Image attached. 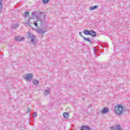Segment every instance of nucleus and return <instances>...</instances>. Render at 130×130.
I'll return each instance as SVG.
<instances>
[{
    "label": "nucleus",
    "mask_w": 130,
    "mask_h": 130,
    "mask_svg": "<svg viewBox=\"0 0 130 130\" xmlns=\"http://www.w3.org/2000/svg\"><path fill=\"white\" fill-rule=\"evenodd\" d=\"M34 25L36 27H38V24L37 23V21L34 22Z\"/></svg>",
    "instance_id": "obj_22"
},
{
    "label": "nucleus",
    "mask_w": 130,
    "mask_h": 130,
    "mask_svg": "<svg viewBox=\"0 0 130 130\" xmlns=\"http://www.w3.org/2000/svg\"><path fill=\"white\" fill-rule=\"evenodd\" d=\"M89 35H90V36H92V37H95V36H96V32L92 30H90Z\"/></svg>",
    "instance_id": "obj_9"
},
{
    "label": "nucleus",
    "mask_w": 130,
    "mask_h": 130,
    "mask_svg": "<svg viewBox=\"0 0 130 130\" xmlns=\"http://www.w3.org/2000/svg\"><path fill=\"white\" fill-rule=\"evenodd\" d=\"M46 30L41 29V28H38L37 29V33H39V34H44V33H46Z\"/></svg>",
    "instance_id": "obj_5"
},
{
    "label": "nucleus",
    "mask_w": 130,
    "mask_h": 130,
    "mask_svg": "<svg viewBox=\"0 0 130 130\" xmlns=\"http://www.w3.org/2000/svg\"><path fill=\"white\" fill-rule=\"evenodd\" d=\"M81 130H91L90 127L88 126H82L81 128Z\"/></svg>",
    "instance_id": "obj_11"
},
{
    "label": "nucleus",
    "mask_w": 130,
    "mask_h": 130,
    "mask_svg": "<svg viewBox=\"0 0 130 130\" xmlns=\"http://www.w3.org/2000/svg\"><path fill=\"white\" fill-rule=\"evenodd\" d=\"M63 117L66 119H68V118H69V113H63Z\"/></svg>",
    "instance_id": "obj_17"
},
{
    "label": "nucleus",
    "mask_w": 130,
    "mask_h": 130,
    "mask_svg": "<svg viewBox=\"0 0 130 130\" xmlns=\"http://www.w3.org/2000/svg\"><path fill=\"white\" fill-rule=\"evenodd\" d=\"M98 8V6H90L89 8V11H93V10H95Z\"/></svg>",
    "instance_id": "obj_14"
},
{
    "label": "nucleus",
    "mask_w": 130,
    "mask_h": 130,
    "mask_svg": "<svg viewBox=\"0 0 130 130\" xmlns=\"http://www.w3.org/2000/svg\"><path fill=\"white\" fill-rule=\"evenodd\" d=\"M32 83L34 85H35V86H37L38 85H39V80L37 79H35L34 80Z\"/></svg>",
    "instance_id": "obj_10"
},
{
    "label": "nucleus",
    "mask_w": 130,
    "mask_h": 130,
    "mask_svg": "<svg viewBox=\"0 0 130 130\" xmlns=\"http://www.w3.org/2000/svg\"><path fill=\"white\" fill-rule=\"evenodd\" d=\"M2 0H0V11L3 8V4H2Z\"/></svg>",
    "instance_id": "obj_20"
},
{
    "label": "nucleus",
    "mask_w": 130,
    "mask_h": 130,
    "mask_svg": "<svg viewBox=\"0 0 130 130\" xmlns=\"http://www.w3.org/2000/svg\"><path fill=\"white\" fill-rule=\"evenodd\" d=\"M15 39L16 41H19L20 42L21 41H24V40H25L24 38H21L20 37H15Z\"/></svg>",
    "instance_id": "obj_7"
},
{
    "label": "nucleus",
    "mask_w": 130,
    "mask_h": 130,
    "mask_svg": "<svg viewBox=\"0 0 130 130\" xmlns=\"http://www.w3.org/2000/svg\"><path fill=\"white\" fill-rule=\"evenodd\" d=\"M110 130H122L119 125H114L111 127Z\"/></svg>",
    "instance_id": "obj_4"
},
{
    "label": "nucleus",
    "mask_w": 130,
    "mask_h": 130,
    "mask_svg": "<svg viewBox=\"0 0 130 130\" xmlns=\"http://www.w3.org/2000/svg\"><path fill=\"white\" fill-rule=\"evenodd\" d=\"M82 38L84 39V40H85V41H88V42L91 43V40H90V39L85 38L84 37H82Z\"/></svg>",
    "instance_id": "obj_18"
},
{
    "label": "nucleus",
    "mask_w": 130,
    "mask_h": 130,
    "mask_svg": "<svg viewBox=\"0 0 130 130\" xmlns=\"http://www.w3.org/2000/svg\"><path fill=\"white\" fill-rule=\"evenodd\" d=\"M83 33L85 34V35H90V31H89L88 29H85Z\"/></svg>",
    "instance_id": "obj_16"
},
{
    "label": "nucleus",
    "mask_w": 130,
    "mask_h": 130,
    "mask_svg": "<svg viewBox=\"0 0 130 130\" xmlns=\"http://www.w3.org/2000/svg\"><path fill=\"white\" fill-rule=\"evenodd\" d=\"M23 79L26 82H31V80H33V74L28 73L23 76Z\"/></svg>",
    "instance_id": "obj_2"
},
{
    "label": "nucleus",
    "mask_w": 130,
    "mask_h": 130,
    "mask_svg": "<svg viewBox=\"0 0 130 130\" xmlns=\"http://www.w3.org/2000/svg\"><path fill=\"white\" fill-rule=\"evenodd\" d=\"M114 111L118 115L123 114V106L121 105H117L114 107Z\"/></svg>",
    "instance_id": "obj_1"
},
{
    "label": "nucleus",
    "mask_w": 130,
    "mask_h": 130,
    "mask_svg": "<svg viewBox=\"0 0 130 130\" xmlns=\"http://www.w3.org/2000/svg\"><path fill=\"white\" fill-rule=\"evenodd\" d=\"M49 0H43L44 4H47Z\"/></svg>",
    "instance_id": "obj_21"
},
{
    "label": "nucleus",
    "mask_w": 130,
    "mask_h": 130,
    "mask_svg": "<svg viewBox=\"0 0 130 130\" xmlns=\"http://www.w3.org/2000/svg\"><path fill=\"white\" fill-rule=\"evenodd\" d=\"M34 117H37V113L34 112Z\"/></svg>",
    "instance_id": "obj_23"
},
{
    "label": "nucleus",
    "mask_w": 130,
    "mask_h": 130,
    "mask_svg": "<svg viewBox=\"0 0 130 130\" xmlns=\"http://www.w3.org/2000/svg\"><path fill=\"white\" fill-rule=\"evenodd\" d=\"M27 113H31V110H30V109H27Z\"/></svg>",
    "instance_id": "obj_24"
},
{
    "label": "nucleus",
    "mask_w": 130,
    "mask_h": 130,
    "mask_svg": "<svg viewBox=\"0 0 130 130\" xmlns=\"http://www.w3.org/2000/svg\"><path fill=\"white\" fill-rule=\"evenodd\" d=\"M18 26L19 25L18 24V23H14L11 25V28H12V29H16L18 28Z\"/></svg>",
    "instance_id": "obj_12"
},
{
    "label": "nucleus",
    "mask_w": 130,
    "mask_h": 130,
    "mask_svg": "<svg viewBox=\"0 0 130 130\" xmlns=\"http://www.w3.org/2000/svg\"><path fill=\"white\" fill-rule=\"evenodd\" d=\"M109 109L106 108H104L102 111V113H103V114H105V113H107L109 111Z\"/></svg>",
    "instance_id": "obj_13"
},
{
    "label": "nucleus",
    "mask_w": 130,
    "mask_h": 130,
    "mask_svg": "<svg viewBox=\"0 0 130 130\" xmlns=\"http://www.w3.org/2000/svg\"><path fill=\"white\" fill-rule=\"evenodd\" d=\"M37 15V12H34L32 13V16L33 18H36ZM33 18L29 17V19L27 20V23H29V22H30V20H32V19H33Z\"/></svg>",
    "instance_id": "obj_6"
},
{
    "label": "nucleus",
    "mask_w": 130,
    "mask_h": 130,
    "mask_svg": "<svg viewBox=\"0 0 130 130\" xmlns=\"http://www.w3.org/2000/svg\"><path fill=\"white\" fill-rule=\"evenodd\" d=\"M27 36L29 39H30L31 43L35 44V40L36 39V37H35V35L30 32H28L27 33Z\"/></svg>",
    "instance_id": "obj_3"
},
{
    "label": "nucleus",
    "mask_w": 130,
    "mask_h": 130,
    "mask_svg": "<svg viewBox=\"0 0 130 130\" xmlns=\"http://www.w3.org/2000/svg\"><path fill=\"white\" fill-rule=\"evenodd\" d=\"M29 16V12L26 11L24 13V18H27Z\"/></svg>",
    "instance_id": "obj_19"
},
{
    "label": "nucleus",
    "mask_w": 130,
    "mask_h": 130,
    "mask_svg": "<svg viewBox=\"0 0 130 130\" xmlns=\"http://www.w3.org/2000/svg\"><path fill=\"white\" fill-rule=\"evenodd\" d=\"M51 92V89L50 88H48L44 92L45 96H47Z\"/></svg>",
    "instance_id": "obj_8"
},
{
    "label": "nucleus",
    "mask_w": 130,
    "mask_h": 130,
    "mask_svg": "<svg viewBox=\"0 0 130 130\" xmlns=\"http://www.w3.org/2000/svg\"><path fill=\"white\" fill-rule=\"evenodd\" d=\"M79 35H80V36H81V37H84L83 36V35L82 34V32H81V31L79 32Z\"/></svg>",
    "instance_id": "obj_25"
},
{
    "label": "nucleus",
    "mask_w": 130,
    "mask_h": 130,
    "mask_svg": "<svg viewBox=\"0 0 130 130\" xmlns=\"http://www.w3.org/2000/svg\"><path fill=\"white\" fill-rule=\"evenodd\" d=\"M45 16H46V15H44L43 16L44 18H45Z\"/></svg>",
    "instance_id": "obj_26"
},
{
    "label": "nucleus",
    "mask_w": 130,
    "mask_h": 130,
    "mask_svg": "<svg viewBox=\"0 0 130 130\" xmlns=\"http://www.w3.org/2000/svg\"><path fill=\"white\" fill-rule=\"evenodd\" d=\"M38 25H40L41 26V25H42V20H41L40 18L38 19L36 21Z\"/></svg>",
    "instance_id": "obj_15"
}]
</instances>
